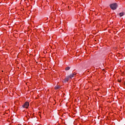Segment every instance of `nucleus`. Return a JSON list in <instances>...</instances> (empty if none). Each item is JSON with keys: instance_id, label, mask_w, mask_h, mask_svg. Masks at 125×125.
Instances as JSON below:
<instances>
[{"instance_id": "f257e3e1", "label": "nucleus", "mask_w": 125, "mask_h": 125, "mask_svg": "<svg viewBox=\"0 0 125 125\" xmlns=\"http://www.w3.org/2000/svg\"><path fill=\"white\" fill-rule=\"evenodd\" d=\"M110 7L111 9H112V10H116L118 7V5L116 3L111 4L110 5Z\"/></svg>"}, {"instance_id": "f03ea898", "label": "nucleus", "mask_w": 125, "mask_h": 125, "mask_svg": "<svg viewBox=\"0 0 125 125\" xmlns=\"http://www.w3.org/2000/svg\"><path fill=\"white\" fill-rule=\"evenodd\" d=\"M29 105V102H26L23 105L22 107L23 108H28Z\"/></svg>"}, {"instance_id": "7ed1b4c3", "label": "nucleus", "mask_w": 125, "mask_h": 125, "mask_svg": "<svg viewBox=\"0 0 125 125\" xmlns=\"http://www.w3.org/2000/svg\"><path fill=\"white\" fill-rule=\"evenodd\" d=\"M75 76H76V73H71L68 77L69 78V79H72V78H74V77H75Z\"/></svg>"}, {"instance_id": "20e7f679", "label": "nucleus", "mask_w": 125, "mask_h": 125, "mask_svg": "<svg viewBox=\"0 0 125 125\" xmlns=\"http://www.w3.org/2000/svg\"><path fill=\"white\" fill-rule=\"evenodd\" d=\"M69 79L70 78L68 76L66 77L64 80H63V83H67V82L69 81Z\"/></svg>"}, {"instance_id": "39448f33", "label": "nucleus", "mask_w": 125, "mask_h": 125, "mask_svg": "<svg viewBox=\"0 0 125 125\" xmlns=\"http://www.w3.org/2000/svg\"><path fill=\"white\" fill-rule=\"evenodd\" d=\"M119 15L120 17H122V16H124L125 15V12H121L119 14Z\"/></svg>"}, {"instance_id": "423d86ee", "label": "nucleus", "mask_w": 125, "mask_h": 125, "mask_svg": "<svg viewBox=\"0 0 125 125\" xmlns=\"http://www.w3.org/2000/svg\"><path fill=\"white\" fill-rule=\"evenodd\" d=\"M59 88H60V86L57 85V86H55V89L57 90V89H59Z\"/></svg>"}, {"instance_id": "0eeeda50", "label": "nucleus", "mask_w": 125, "mask_h": 125, "mask_svg": "<svg viewBox=\"0 0 125 125\" xmlns=\"http://www.w3.org/2000/svg\"><path fill=\"white\" fill-rule=\"evenodd\" d=\"M70 68H71V67H69V66L66 67L65 68V71H69V70H70Z\"/></svg>"}, {"instance_id": "6e6552de", "label": "nucleus", "mask_w": 125, "mask_h": 125, "mask_svg": "<svg viewBox=\"0 0 125 125\" xmlns=\"http://www.w3.org/2000/svg\"><path fill=\"white\" fill-rule=\"evenodd\" d=\"M121 82H122V81H119V83H121Z\"/></svg>"}]
</instances>
